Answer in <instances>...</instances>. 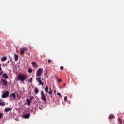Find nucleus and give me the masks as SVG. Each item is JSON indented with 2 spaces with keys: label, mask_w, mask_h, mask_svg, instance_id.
<instances>
[{
  "label": "nucleus",
  "mask_w": 124,
  "mask_h": 124,
  "mask_svg": "<svg viewBox=\"0 0 124 124\" xmlns=\"http://www.w3.org/2000/svg\"><path fill=\"white\" fill-rule=\"evenodd\" d=\"M43 72V69L39 68L36 72V77H40L42 76V73Z\"/></svg>",
  "instance_id": "f257e3e1"
},
{
  "label": "nucleus",
  "mask_w": 124,
  "mask_h": 124,
  "mask_svg": "<svg viewBox=\"0 0 124 124\" xmlns=\"http://www.w3.org/2000/svg\"><path fill=\"white\" fill-rule=\"evenodd\" d=\"M18 78L19 81H25V80H26V78H27V77L25 75L19 74L18 75Z\"/></svg>",
  "instance_id": "f03ea898"
},
{
  "label": "nucleus",
  "mask_w": 124,
  "mask_h": 124,
  "mask_svg": "<svg viewBox=\"0 0 124 124\" xmlns=\"http://www.w3.org/2000/svg\"><path fill=\"white\" fill-rule=\"evenodd\" d=\"M41 99L43 100V101H44V102H46L47 101V98H46V97L45 95H44V93L42 91L41 92Z\"/></svg>",
  "instance_id": "7ed1b4c3"
},
{
  "label": "nucleus",
  "mask_w": 124,
  "mask_h": 124,
  "mask_svg": "<svg viewBox=\"0 0 124 124\" xmlns=\"http://www.w3.org/2000/svg\"><path fill=\"white\" fill-rule=\"evenodd\" d=\"M9 95V92H6L3 95H2V98H6V97H8Z\"/></svg>",
  "instance_id": "20e7f679"
},
{
  "label": "nucleus",
  "mask_w": 124,
  "mask_h": 124,
  "mask_svg": "<svg viewBox=\"0 0 124 124\" xmlns=\"http://www.w3.org/2000/svg\"><path fill=\"white\" fill-rule=\"evenodd\" d=\"M27 50H28L27 48H21L20 50V54L21 55H24V54L25 53V51H27Z\"/></svg>",
  "instance_id": "39448f33"
},
{
  "label": "nucleus",
  "mask_w": 124,
  "mask_h": 124,
  "mask_svg": "<svg viewBox=\"0 0 124 124\" xmlns=\"http://www.w3.org/2000/svg\"><path fill=\"white\" fill-rule=\"evenodd\" d=\"M11 110H12V108H6L5 109H4V111L5 112H6V113H7L8 112H9V111H11Z\"/></svg>",
  "instance_id": "423d86ee"
},
{
  "label": "nucleus",
  "mask_w": 124,
  "mask_h": 124,
  "mask_svg": "<svg viewBox=\"0 0 124 124\" xmlns=\"http://www.w3.org/2000/svg\"><path fill=\"white\" fill-rule=\"evenodd\" d=\"M12 97L13 99H16V95H15V94L14 93H12L11 94H10V97Z\"/></svg>",
  "instance_id": "0eeeda50"
},
{
  "label": "nucleus",
  "mask_w": 124,
  "mask_h": 124,
  "mask_svg": "<svg viewBox=\"0 0 124 124\" xmlns=\"http://www.w3.org/2000/svg\"><path fill=\"white\" fill-rule=\"evenodd\" d=\"M14 57H15V60L17 61H18V59L19 58V55H18L16 54H14Z\"/></svg>",
  "instance_id": "6e6552de"
},
{
  "label": "nucleus",
  "mask_w": 124,
  "mask_h": 124,
  "mask_svg": "<svg viewBox=\"0 0 124 124\" xmlns=\"http://www.w3.org/2000/svg\"><path fill=\"white\" fill-rule=\"evenodd\" d=\"M1 82H2L3 85H4V86H7V81L5 80L4 79H2Z\"/></svg>",
  "instance_id": "1a4fd4ad"
},
{
  "label": "nucleus",
  "mask_w": 124,
  "mask_h": 124,
  "mask_svg": "<svg viewBox=\"0 0 124 124\" xmlns=\"http://www.w3.org/2000/svg\"><path fill=\"white\" fill-rule=\"evenodd\" d=\"M4 105H5V102H1V100H0V106H4Z\"/></svg>",
  "instance_id": "9d476101"
},
{
  "label": "nucleus",
  "mask_w": 124,
  "mask_h": 124,
  "mask_svg": "<svg viewBox=\"0 0 124 124\" xmlns=\"http://www.w3.org/2000/svg\"><path fill=\"white\" fill-rule=\"evenodd\" d=\"M3 77L5 78V79H8V76L6 74V73H5L3 75Z\"/></svg>",
  "instance_id": "9b49d317"
},
{
  "label": "nucleus",
  "mask_w": 124,
  "mask_h": 124,
  "mask_svg": "<svg viewBox=\"0 0 124 124\" xmlns=\"http://www.w3.org/2000/svg\"><path fill=\"white\" fill-rule=\"evenodd\" d=\"M24 118L25 119H29V118H30V114L28 113L27 114H26L24 116Z\"/></svg>",
  "instance_id": "f8f14e48"
},
{
  "label": "nucleus",
  "mask_w": 124,
  "mask_h": 124,
  "mask_svg": "<svg viewBox=\"0 0 124 124\" xmlns=\"http://www.w3.org/2000/svg\"><path fill=\"white\" fill-rule=\"evenodd\" d=\"M6 60H7V58L5 56H3L1 59V61L2 62H4L5 61H6Z\"/></svg>",
  "instance_id": "ddd939ff"
},
{
  "label": "nucleus",
  "mask_w": 124,
  "mask_h": 124,
  "mask_svg": "<svg viewBox=\"0 0 124 124\" xmlns=\"http://www.w3.org/2000/svg\"><path fill=\"white\" fill-rule=\"evenodd\" d=\"M45 91L46 93H48L49 91V87H48V86H46L45 88Z\"/></svg>",
  "instance_id": "4468645a"
},
{
  "label": "nucleus",
  "mask_w": 124,
  "mask_h": 124,
  "mask_svg": "<svg viewBox=\"0 0 124 124\" xmlns=\"http://www.w3.org/2000/svg\"><path fill=\"white\" fill-rule=\"evenodd\" d=\"M39 92V91L38 90V89L35 88V93H36V94H37V93H38Z\"/></svg>",
  "instance_id": "2eb2a0df"
},
{
  "label": "nucleus",
  "mask_w": 124,
  "mask_h": 124,
  "mask_svg": "<svg viewBox=\"0 0 124 124\" xmlns=\"http://www.w3.org/2000/svg\"><path fill=\"white\" fill-rule=\"evenodd\" d=\"M27 102L28 105H31V101L30 100V99H27Z\"/></svg>",
  "instance_id": "dca6fc26"
},
{
  "label": "nucleus",
  "mask_w": 124,
  "mask_h": 124,
  "mask_svg": "<svg viewBox=\"0 0 124 124\" xmlns=\"http://www.w3.org/2000/svg\"><path fill=\"white\" fill-rule=\"evenodd\" d=\"M36 81H37V82H39V81H41V78H40V77L37 78H36Z\"/></svg>",
  "instance_id": "f3484780"
},
{
  "label": "nucleus",
  "mask_w": 124,
  "mask_h": 124,
  "mask_svg": "<svg viewBox=\"0 0 124 124\" xmlns=\"http://www.w3.org/2000/svg\"><path fill=\"white\" fill-rule=\"evenodd\" d=\"M32 64L34 67H36V63L35 62H32Z\"/></svg>",
  "instance_id": "a211bd4d"
},
{
  "label": "nucleus",
  "mask_w": 124,
  "mask_h": 124,
  "mask_svg": "<svg viewBox=\"0 0 124 124\" xmlns=\"http://www.w3.org/2000/svg\"><path fill=\"white\" fill-rule=\"evenodd\" d=\"M118 121L119 124H122V123H123V121L120 118L118 119Z\"/></svg>",
  "instance_id": "6ab92c4d"
},
{
  "label": "nucleus",
  "mask_w": 124,
  "mask_h": 124,
  "mask_svg": "<svg viewBox=\"0 0 124 124\" xmlns=\"http://www.w3.org/2000/svg\"><path fill=\"white\" fill-rule=\"evenodd\" d=\"M28 72L29 73H32V70L31 68L29 69H28Z\"/></svg>",
  "instance_id": "aec40b11"
},
{
  "label": "nucleus",
  "mask_w": 124,
  "mask_h": 124,
  "mask_svg": "<svg viewBox=\"0 0 124 124\" xmlns=\"http://www.w3.org/2000/svg\"><path fill=\"white\" fill-rule=\"evenodd\" d=\"M53 93L52 92V89H51V88H50V90H49V94L51 95H52Z\"/></svg>",
  "instance_id": "412c9836"
},
{
  "label": "nucleus",
  "mask_w": 124,
  "mask_h": 124,
  "mask_svg": "<svg viewBox=\"0 0 124 124\" xmlns=\"http://www.w3.org/2000/svg\"><path fill=\"white\" fill-rule=\"evenodd\" d=\"M3 113H0V119H1V118H3Z\"/></svg>",
  "instance_id": "4be33fe9"
},
{
  "label": "nucleus",
  "mask_w": 124,
  "mask_h": 124,
  "mask_svg": "<svg viewBox=\"0 0 124 124\" xmlns=\"http://www.w3.org/2000/svg\"><path fill=\"white\" fill-rule=\"evenodd\" d=\"M39 85H41L42 86H43V82H42V81H38Z\"/></svg>",
  "instance_id": "5701e85b"
},
{
  "label": "nucleus",
  "mask_w": 124,
  "mask_h": 124,
  "mask_svg": "<svg viewBox=\"0 0 124 124\" xmlns=\"http://www.w3.org/2000/svg\"><path fill=\"white\" fill-rule=\"evenodd\" d=\"M112 118H114L113 115H110L109 117V119H112Z\"/></svg>",
  "instance_id": "b1692460"
},
{
  "label": "nucleus",
  "mask_w": 124,
  "mask_h": 124,
  "mask_svg": "<svg viewBox=\"0 0 124 124\" xmlns=\"http://www.w3.org/2000/svg\"><path fill=\"white\" fill-rule=\"evenodd\" d=\"M57 95H58L59 96H60V97H62V95L61 94V93H57Z\"/></svg>",
  "instance_id": "393cba45"
},
{
  "label": "nucleus",
  "mask_w": 124,
  "mask_h": 124,
  "mask_svg": "<svg viewBox=\"0 0 124 124\" xmlns=\"http://www.w3.org/2000/svg\"><path fill=\"white\" fill-rule=\"evenodd\" d=\"M64 99V101H66V100H67V96H65Z\"/></svg>",
  "instance_id": "a878e982"
},
{
  "label": "nucleus",
  "mask_w": 124,
  "mask_h": 124,
  "mask_svg": "<svg viewBox=\"0 0 124 124\" xmlns=\"http://www.w3.org/2000/svg\"><path fill=\"white\" fill-rule=\"evenodd\" d=\"M29 82H32V78H30Z\"/></svg>",
  "instance_id": "bb28decb"
},
{
  "label": "nucleus",
  "mask_w": 124,
  "mask_h": 124,
  "mask_svg": "<svg viewBox=\"0 0 124 124\" xmlns=\"http://www.w3.org/2000/svg\"><path fill=\"white\" fill-rule=\"evenodd\" d=\"M60 69H61V70H63V66H61V67H60Z\"/></svg>",
  "instance_id": "cd10ccee"
},
{
  "label": "nucleus",
  "mask_w": 124,
  "mask_h": 124,
  "mask_svg": "<svg viewBox=\"0 0 124 124\" xmlns=\"http://www.w3.org/2000/svg\"><path fill=\"white\" fill-rule=\"evenodd\" d=\"M1 70V64L0 63V71Z\"/></svg>",
  "instance_id": "c85d7f7f"
},
{
  "label": "nucleus",
  "mask_w": 124,
  "mask_h": 124,
  "mask_svg": "<svg viewBox=\"0 0 124 124\" xmlns=\"http://www.w3.org/2000/svg\"><path fill=\"white\" fill-rule=\"evenodd\" d=\"M51 62V60H48V62L49 63H50Z\"/></svg>",
  "instance_id": "c756f323"
},
{
  "label": "nucleus",
  "mask_w": 124,
  "mask_h": 124,
  "mask_svg": "<svg viewBox=\"0 0 124 124\" xmlns=\"http://www.w3.org/2000/svg\"><path fill=\"white\" fill-rule=\"evenodd\" d=\"M58 82H59V83H61V82H62V80L59 79Z\"/></svg>",
  "instance_id": "7c9ffc66"
},
{
  "label": "nucleus",
  "mask_w": 124,
  "mask_h": 124,
  "mask_svg": "<svg viewBox=\"0 0 124 124\" xmlns=\"http://www.w3.org/2000/svg\"><path fill=\"white\" fill-rule=\"evenodd\" d=\"M54 93H56V90L54 91Z\"/></svg>",
  "instance_id": "2f4dec72"
},
{
  "label": "nucleus",
  "mask_w": 124,
  "mask_h": 124,
  "mask_svg": "<svg viewBox=\"0 0 124 124\" xmlns=\"http://www.w3.org/2000/svg\"><path fill=\"white\" fill-rule=\"evenodd\" d=\"M8 62H9V61H8Z\"/></svg>",
  "instance_id": "473e14b6"
}]
</instances>
